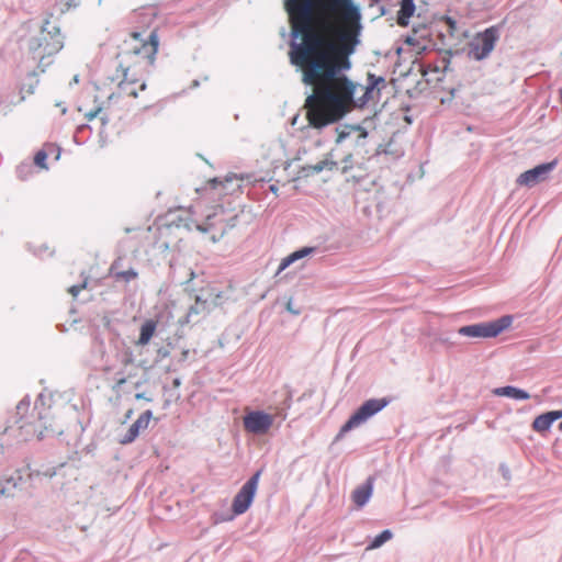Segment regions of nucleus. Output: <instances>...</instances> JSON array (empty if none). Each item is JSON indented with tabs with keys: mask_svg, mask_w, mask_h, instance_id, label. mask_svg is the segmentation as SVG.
<instances>
[{
	"mask_svg": "<svg viewBox=\"0 0 562 562\" xmlns=\"http://www.w3.org/2000/svg\"><path fill=\"white\" fill-rule=\"evenodd\" d=\"M283 4L291 24L290 61L303 69L302 81L310 85L336 48L318 29L315 0H284Z\"/></svg>",
	"mask_w": 562,
	"mask_h": 562,
	"instance_id": "f257e3e1",
	"label": "nucleus"
},
{
	"mask_svg": "<svg viewBox=\"0 0 562 562\" xmlns=\"http://www.w3.org/2000/svg\"><path fill=\"white\" fill-rule=\"evenodd\" d=\"M315 4L318 29L336 48L324 61L322 72L333 79L352 67L350 56L360 44L361 13L352 0H315Z\"/></svg>",
	"mask_w": 562,
	"mask_h": 562,
	"instance_id": "f03ea898",
	"label": "nucleus"
},
{
	"mask_svg": "<svg viewBox=\"0 0 562 562\" xmlns=\"http://www.w3.org/2000/svg\"><path fill=\"white\" fill-rule=\"evenodd\" d=\"M346 71L341 70L333 79L319 75L308 85L316 86L305 101L310 126L322 130L341 120L351 104L363 108L369 101L376 99L378 88L373 83L372 72L367 74L364 93L355 98L357 83L346 76Z\"/></svg>",
	"mask_w": 562,
	"mask_h": 562,
	"instance_id": "7ed1b4c3",
	"label": "nucleus"
},
{
	"mask_svg": "<svg viewBox=\"0 0 562 562\" xmlns=\"http://www.w3.org/2000/svg\"><path fill=\"white\" fill-rule=\"evenodd\" d=\"M158 44L156 31H151L147 38H143L140 32L131 33L130 40L125 41L124 47L116 55V59H119L116 79H126L128 82L137 83L139 78L136 67L142 64L153 65Z\"/></svg>",
	"mask_w": 562,
	"mask_h": 562,
	"instance_id": "20e7f679",
	"label": "nucleus"
},
{
	"mask_svg": "<svg viewBox=\"0 0 562 562\" xmlns=\"http://www.w3.org/2000/svg\"><path fill=\"white\" fill-rule=\"evenodd\" d=\"M64 46L60 29L45 20L38 34L27 40V54L37 63L40 72H45L52 64V57Z\"/></svg>",
	"mask_w": 562,
	"mask_h": 562,
	"instance_id": "39448f33",
	"label": "nucleus"
},
{
	"mask_svg": "<svg viewBox=\"0 0 562 562\" xmlns=\"http://www.w3.org/2000/svg\"><path fill=\"white\" fill-rule=\"evenodd\" d=\"M390 403L391 398L389 397L370 398L363 402L341 426L335 440H340L348 431L364 424L369 418L384 409Z\"/></svg>",
	"mask_w": 562,
	"mask_h": 562,
	"instance_id": "423d86ee",
	"label": "nucleus"
},
{
	"mask_svg": "<svg viewBox=\"0 0 562 562\" xmlns=\"http://www.w3.org/2000/svg\"><path fill=\"white\" fill-rule=\"evenodd\" d=\"M512 323V315H503L495 321L462 326L458 329V334L471 338H494L507 329Z\"/></svg>",
	"mask_w": 562,
	"mask_h": 562,
	"instance_id": "0eeeda50",
	"label": "nucleus"
},
{
	"mask_svg": "<svg viewBox=\"0 0 562 562\" xmlns=\"http://www.w3.org/2000/svg\"><path fill=\"white\" fill-rule=\"evenodd\" d=\"M499 38V27L492 25L476 36L469 43V57L474 60H483L493 52L496 42Z\"/></svg>",
	"mask_w": 562,
	"mask_h": 562,
	"instance_id": "6e6552de",
	"label": "nucleus"
},
{
	"mask_svg": "<svg viewBox=\"0 0 562 562\" xmlns=\"http://www.w3.org/2000/svg\"><path fill=\"white\" fill-rule=\"evenodd\" d=\"M263 472V469L257 470L240 487V490L235 495L233 503H232V512L235 516L243 515L246 513L256 496V492L258 488V483L260 480V476Z\"/></svg>",
	"mask_w": 562,
	"mask_h": 562,
	"instance_id": "1a4fd4ad",
	"label": "nucleus"
},
{
	"mask_svg": "<svg viewBox=\"0 0 562 562\" xmlns=\"http://www.w3.org/2000/svg\"><path fill=\"white\" fill-rule=\"evenodd\" d=\"M40 440L47 437L60 436L64 432L61 425L56 423L49 407H43L38 412L37 422L34 427Z\"/></svg>",
	"mask_w": 562,
	"mask_h": 562,
	"instance_id": "9d476101",
	"label": "nucleus"
},
{
	"mask_svg": "<svg viewBox=\"0 0 562 562\" xmlns=\"http://www.w3.org/2000/svg\"><path fill=\"white\" fill-rule=\"evenodd\" d=\"M273 418L262 411H254L244 417V427L248 432L255 435L266 434L272 426Z\"/></svg>",
	"mask_w": 562,
	"mask_h": 562,
	"instance_id": "9b49d317",
	"label": "nucleus"
},
{
	"mask_svg": "<svg viewBox=\"0 0 562 562\" xmlns=\"http://www.w3.org/2000/svg\"><path fill=\"white\" fill-rule=\"evenodd\" d=\"M557 160H552L550 162L540 164L525 172H522L518 179L517 183L526 187H533L540 181L547 179L548 175L557 167Z\"/></svg>",
	"mask_w": 562,
	"mask_h": 562,
	"instance_id": "f8f14e48",
	"label": "nucleus"
},
{
	"mask_svg": "<svg viewBox=\"0 0 562 562\" xmlns=\"http://www.w3.org/2000/svg\"><path fill=\"white\" fill-rule=\"evenodd\" d=\"M151 417L153 412L150 409L142 413L138 418L128 427L126 434L120 439V443H132L138 437L140 430L148 427Z\"/></svg>",
	"mask_w": 562,
	"mask_h": 562,
	"instance_id": "ddd939ff",
	"label": "nucleus"
},
{
	"mask_svg": "<svg viewBox=\"0 0 562 562\" xmlns=\"http://www.w3.org/2000/svg\"><path fill=\"white\" fill-rule=\"evenodd\" d=\"M374 477L368 476L364 483L358 485L351 493V499L358 508H362L373 494Z\"/></svg>",
	"mask_w": 562,
	"mask_h": 562,
	"instance_id": "4468645a",
	"label": "nucleus"
},
{
	"mask_svg": "<svg viewBox=\"0 0 562 562\" xmlns=\"http://www.w3.org/2000/svg\"><path fill=\"white\" fill-rule=\"evenodd\" d=\"M560 418H562V409L543 413L533 419L532 428L538 432L547 431Z\"/></svg>",
	"mask_w": 562,
	"mask_h": 562,
	"instance_id": "2eb2a0df",
	"label": "nucleus"
},
{
	"mask_svg": "<svg viewBox=\"0 0 562 562\" xmlns=\"http://www.w3.org/2000/svg\"><path fill=\"white\" fill-rule=\"evenodd\" d=\"M338 164L334 160H330L328 158L318 161L315 165H305L302 166L299 170V177L300 178H308L313 175L319 173L323 170H334L337 168Z\"/></svg>",
	"mask_w": 562,
	"mask_h": 562,
	"instance_id": "dca6fc26",
	"label": "nucleus"
},
{
	"mask_svg": "<svg viewBox=\"0 0 562 562\" xmlns=\"http://www.w3.org/2000/svg\"><path fill=\"white\" fill-rule=\"evenodd\" d=\"M317 250H318L317 247H302V248L293 251L292 254H290L289 256H286L285 258L282 259V261L279 266V269H278V273H280L281 271L286 269L289 266H291L295 261L317 252Z\"/></svg>",
	"mask_w": 562,
	"mask_h": 562,
	"instance_id": "f3484780",
	"label": "nucleus"
},
{
	"mask_svg": "<svg viewBox=\"0 0 562 562\" xmlns=\"http://www.w3.org/2000/svg\"><path fill=\"white\" fill-rule=\"evenodd\" d=\"M494 394L497 396H506L517 401H526L530 398V394L527 391L516 387L514 385L497 387L494 390Z\"/></svg>",
	"mask_w": 562,
	"mask_h": 562,
	"instance_id": "a211bd4d",
	"label": "nucleus"
},
{
	"mask_svg": "<svg viewBox=\"0 0 562 562\" xmlns=\"http://www.w3.org/2000/svg\"><path fill=\"white\" fill-rule=\"evenodd\" d=\"M400 10L397 12V23L398 25L405 27L409 24V19L413 16L416 5L414 0H401Z\"/></svg>",
	"mask_w": 562,
	"mask_h": 562,
	"instance_id": "6ab92c4d",
	"label": "nucleus"
},
{
	"mask_svg": "<svg viewBox=\"0 0 562 562\" xmlns=\"http://www.w3.org/2000/svg\"><path fill=\"white\" fill-rule=\"evenodd\" d=\"M157 328V322L154 319L145 321L140 326V333L138 340L136 341L137 346H146L149 344Z\"/></svg>",
	"mask_w": 562,
	"mask_h": 562,
	"instance_id": "aec40b11",
	"label": "nucleus"
},
{
	"mask_svg": "<svg viewBox=\"0 0 562 562\" xmlns=\"http://www.w3.org/2000/svg\"><path fill=\"white\" fill-rule=\"evenodd\" d=\"M338 134L336 143L341 144L352 132H360L358 138H367L368 132L360 125H340L336 127Z\"/></svg>",
	"mask_w": 562,
	"mask_h": 562,
	"instance_id": "412c9836",
	"label": "nucleus"
},
{
	"mask_svg": "<svg viewBox=\"0 0 562 562\" xmlns=\"http://www.w3.org/2000/svg\"><path fill=\"white\" fill-rule=\"evenodd\" d=\"M119 266L117 261H114L110 267V276L114 278L115 281H124L126 283L135 280L138 277V272L134 268H130L128 270L117 271L116 268Z\"/></svg>",
	"mask_w": 562,
	"mask_h": 562,
	"instance_id": "4be33fe9",
	"label": "nucleus"
},
{
	"mask_svg": "<svg viewBox=\"0 0 562 562\" xmlns=\"http://www.w3.org/2000/svg\"><path fill=\"white\" fill-rule=\"evenodd\" d=\"M209 299H202V296H195V304L191 305L188 310L189 316H196L210 312Z\"/></svg>",
	"mask_w": 562,
	"mask_h": 562,
	"instance_id": "5701e85b",
	"label": "nucleus"
},
{
	"mask_svg": "<svg viewBox=\"0 0 562 562\" xmlns=\"http://www.w3.org/2000/svg\"><path fill=\"white\" fill-rule=\"evenodd\" d=\"M393 533L390 529H384L378 536H375L369 544V549H376L383 546L386 541L392 539Z\"/></svg>",
	"mask_w": 562,
	"mask_h": 562,
	"instance_id": "b1692460",
	"label": "nucleus"
},
{
	"mask_svg": "<svg viewBox=\"0 0 562 562\" xmlns=\"http://www.w3.org/2000/svg\"><path fill=\"white\" fill-rule=\"evenodd\" d=\"M205 299H209L210 310L221 306L226 300L224 299V293L221 291H216L215 289H211Z\"/></svg>",
	"mask_w": 562,
	"mask_h": 562,
	"instance_id": "393cba45",
	"label": "nucleus"
},
{
	"mask_svg": "<svg viewBox=\"0 0 562 562\" xmlns=\"http://www.w3.org/2000/svg\"><path fill=\"white\" fill-rule=\"evenodd\" d=\"M136 83L128 82L126 79H120L117 88L119 91L125 95L137 98L138 92L135 88Z\"/></svg>",
	"mask_w": 562,
	"mask_h": 562,
	"instance_id": "a878e982",
	"label": "nucleus"
},
{
	"mask_svg": "<svg viewBox=\"0 0 562 562\" xmlns=\"http://www.w3.org/2000/svg\"><path fill=\"white\" fill-rule=\"evenodd\" d=\"M22 477L19 476L18 480L14 477H9L5 480V483L0 482V495L2 496H12V488H15L18 485V481H21Z\"/></svg>",
	"mask_w": 562,
	"mask_h": 562,
	"instance_id": "bb28decb",
	"label": "nucleus"
},
{
	"mask_svg": "<svg viewBox=\"0 0 562 562\" xmlns=\"http://www.w3.org/2000/svg\"><path fill=\"white\" fill-rule=\"evenodd\" d=\"M37 75H38V72L36 70L29 72L27 78L31 82L29 85L25 83L23 86V89L26 88V92L30 94L34 93L35 87L38 83V80L36 79Z\"/></svg>",
	"mask_w": 562,
	"mask_h": 562,
	"instance_id": "cd10ccee",
	"label": "nucleus"
},
{
	"mask_svg": "<svg viewBox=\"0 0 562 562\" xmlns=\"http://www.w3.org/2000/svg\"><path fill=\"white\" fill-rule=\"evenodd\" d=\"M372 79H373V81H374V82H373V83H374V86L378 88V89H376V99L379 100V99H380V97H381V92H382V90L386 88V80H385V78H384V77H382V76H376V75H374V74H372Z\"/></svg>",
	"mask_w": 562,
	"mask_h": 562,
	"instance_id": "c85d7f7f",
	"label": "nucleus"
},
{
	"mask_svg": "<svg viewBox=\"0 0 562 562\" xmlns=\"http://www.w3.org/2000/svg\"><path fill=\"white\" fill-rule=\"evenodd\" d=\"M46 160H47V153H46L44 149L38 150V151L35 154V157H34V164H35L37 167H41V168H43V169H47Z\"/></svg>",
	"mask_w": 562,
	"mask_h": 562,
	"instance_id": "c756f323",
	"label": "nucleus"
},
{
	"mask_svg": "<svg viewBox=\"0 0 562 562\" xmlns=\"http://www.w3.org/2000/svg\"><path fill=\"white\" fill-rule=\"evenodd\" d=\"M215 213L207 215L205 222L196 226L198 231L202 233H207L209 231H211L214 226L213 218L215 217Z\"/></svg>",
	"mask_w": 562,
	"mask_h": 562,
	"instance_id": "7c9ffc66",
	"label": "nucleus"
},
{
	"mask_svg": "<svg viewBox=\"0 0 562 562\" xmlns=\"http://www.w3.org/2000/svg\"><path fill=\"white\" fill-rule=\"evenodd\" d=\"M88 285V279L86 278L80 284L71 285L68 289V292L72 295V297H77L81 290L86 289Z\"/></svg>",
	"mask_w": 562,
	"mask_h": 562,
	"instance_id": "2f4dec72",
	"label": "nucleus"
},
{
	"mask_svg": "<svg viewBox=\"0 0 562 562\" xmlns=\"http://www.w3.org/2000/svg\"><path fill=\"white\" fill-rule=\"evenodd\" d=\"M32 166L30 164H21L16 168V172L20 179H26L27 173L31 171Z\"/></svg>",
	"mask_w": 562,
	"mask_h": 562,
	"instance_id": "473e14b6",
	"label": "nucleus"
},
{
	"mask_svg": "<svg viewBox=\"0 0 562 562\" xmlns=\"http://www.w3.org/2000/svg\"><path fill=\"white\" fill-rule=\"evenodd\" d=\"M133 362H134L133 351L131 349H126V351L124 352V355L121 359V363L124 367H127V366L132 364Z\"/></svg>",
	"mask_w": 562,
	"mask_h": 562,
	"instance_id": "72a5a7b5",
	"label": "nucleus"
},
{
	"mask_svg": "<svg viewBox=\"0 0 562 562\" xmlns=\"http://www.w3.org/2000/svg\"><path fill=\"white\" fill-rule=\"evenodd\" d=\"M351 159H352L351 155H348L342 159V164H344V167L341 168L342 173H347L349 171V169L351 168Z\"/></svg>",
	"mask_w": 562,
	"mask_h": 562,
	"instance_id": "f704fd0d",
	"label": "nucleus"
},
{
	"mask_svg": "<svg viewBox=\"0 0 562 562\" xmlns=\"http://www.w3.org/2000/svg\"><path fill=\"white\" fill-rule=\"evenodd\" d=\"M101 111H102V108H100V106H99V108H97V109H94V110H91V111H89L88 113H86V115H85V116H86V119H87V120L91 121V120H93V119H94L99 113H101Z\"/></svg>",
	"mask_w": 562,
	"mask_h": 562,
	"instance_id": "c9c22d12",
	"label": "nucleus"
},
{
	"mask_svg": "<svg viewBox=\"0 0 562 562\" xmlns=\"http://www.w3.org/2000/svg\"><path fill=\"white\" fill-rule=\"evenodd\" d=\"M169 355H170V351L165 347H160L157 350V357L159 358V360H162V359L169 357Z\"/></svg>",
	"mask_w": 562,
	"mask_h": 562,
	"instance_id": "e433bc0d",
	"label": "nucleus"
},
{
	"mask_svg": "<svg viewBox=\"0 0 562 562\" xmlns=\"http://www.w3.org/2000/svg\"><path fill=\"white\" fill-rule=\"evenodd\" d=\"M116 375L119 378L116 380L115 387L120 389V387H122L126 383L127 379L123 375L122 372H117Z\"/></svg>",
	"mask_w": 562,
	"mask_h": 562,
	"instance_id": "4c0bfd02",
	"label": "nucleus"
},
{
	"mask_svg": "<svg viewBox=\"0 0 562 562\" xmlns=\"http://www.w3.org/2000/svg\"><path fill=\"white\" fill-rule=\"evenodd\" d=\"M30 405V401L25 397L16 406L18 413H21L23 409H26Z\"/></svg>",
	"mask_w": 562,
	"mask_h": 562,
	"instance_id": "58836bf2",
	"label": "nucleus"
},
{
	"mask_svg": "<svg viewBox=\"0 0 562 562\" xmlns=\"http://www.w3.org/2000/svg\"><path fill=\"white\" fill-rule=\"evenodd\" d=\"M286 311L290 312L293 315H299L300 314V310H296V308L293 307L292 299H290L288 301V303H286Z\"/></svg>",
	"mask_w": 562,
	"mask_h": 562,
	"instance_id": "ea45409f",
	"label": "nucleus"
},
{
	"mask_svg": "<svg viewBox=\"0 0 562 562\" xmlns=\"http://www.w3.org/2000/svg\"><path fill=\"white\" fill-rule=\"evenodd\" d=\"M192 317L193 316H189V313L187 312L186 315L179 319V324L182 326L189 324L192 321Z\"/></svg>",
	"mask_w": 562,
	"mask_h": 562,
	"instance_id": "a19ab883",
	"label": "nucleus"
},
{
	"mask_svg": "<svg viewBox=\"0 0 562 562\" xmlns=\"http://www.w3.org/2000/svg\"><path fill=\"white\" fill-rule=\"evenodd\" d=\"M226 233V228L222 229V232L220 233V235H212L211 236V240L213 243H217Z\"/></svg>",
	"mask_w": 562,
	"mask_h": 562,
	"instance_id": "79ce46f5",
	"label": "nucleus"
},
{
	"mask_svg": "<svg viewBox=\"0 0 562 562\" xmlns=\"http://www.w3.org/2000/svg\"><path fill=\"white\" fill-rule=\"evenodd\" d=\"M499 470L503 472L504 477L509 476V470L506 468V465L501 464Z\"/></svg>",
	"mask_w": 562,
	"mask_h": 562,
	"instance_id": "37998d69",
	"label": "nucleus"
},
{
	"mask_svg": "<svg viewBox=\"0 0 562 562\" xmlns=\"http://www.w3.org/2000/svg\"><path fill=\"white\" fill-rule=\"evenodd\" d=\"M291 401H292V393L289 391L288 392V396H286V398L284 401V404H285L286 407L291 406Z\"/></svg>",
	"mask_w": 562,
	"mask_h": 562,
	"instance_id": "c03bdc74",
	"label": "nucleus"
},
{
	"mask_svg": "<svg viewBox=\"0 0 562 562\" xmlns=\"http://www.w3.org/2000/svg\"><path fill=\"white\" fill-rule=\"evenodd\" d=\"M80 0H67L68 7H77Z\"/></svg>",
	"mask_w": 562,
	"mask_h": 562,
	"instance_id": "a18cd8bd",
	"label": "nucleus"
},
{
	"mask_svg": "<svg viewBox=\"0 0 562 562\" xmlns=\"http://www.w3.org/2000/svg\"><path fill=\"white\" fill-rule=\"evenodd\" d=\"M235 222H236V216L232 217L228 223H227V227L229 228H233L235 226Z\"/></svg>",
	"mask_w": 562,
	"mask_h": 562,
	"instance_id": "49530a36",
	"label": "nucleus"
},
{
	"mask_svg": "<svg viewBox=\"0 0 562 562\" xmlns=\"http://www.w3.org/2000/svg\"><path fill=\"white\" fill-rule=\"evenodd\" d=\"M415 38H413L412 36H407L405 43L408 44V45H414L415 44Z\"/></svg>",
	"mask_w": 562,
	"mask_h": 562,
	"instance_id": "de8ad7c7",
	"label": "nucleus"
},
{
	"mask_svg": "<svg viewBox=\"0 0 562 562\" xmlns=\"http://www.w3.org/2000/svg\"><path fill=\"white\" fill-rule=\"evenodd\" d=\"M135 398H136V400H143V398H145V400H146V397H145V394H144V393H137V394L135 395ZM147 401H150V398H147Z\"/></svg>",
	"mask_w": 562,
	"mask_h": 562,
	"instance_id": "09e8293b",
	"label": "nucleus"
},
{
	"mask_svg": "<svg viewBox=\"0 0 562 562\" xmlns=\"http://www.w3.org/2000/svg\"><path fill=\"white\" fill-rule=\"evenodd\" d=\"M234 514L227 518H221V519H216V522H220V521H225V520H232L234 518Z\"/></svg>",
	"mask_w": 562,
	"mask_h": 562,
	"instance_id": "8fccbe9b",
	"label": "nucleus"
},
{
	"mask_svg": "<svg viewBox=\"0 0 562 562\" xmlns=\"http://www.w3.org/2000/svg\"><path fill=\"white\" fill-rule=\"evenodd\" d=\"M180 384H181L180 379H179V378H176V379L173 380V385L178 387V386H180Z\"/></svg>",
	"mask_w": 562,
	"mask_h": 562,
	"instance_id": "3c124183",
	"label": "nucleus"
},
{
	"mask_svg": "<svg viewBox=\"0 0 562 562\" xmlns=\"http://www.w3.org/2000/svg\"><path fill=\"white\" fill-rule=\"evenodd\" d=\"M146 88H147L146 82H142V83L139 85V90L144 91Z\"/></svg>",
	"mask_w": 562,
	"mask_h": 562,
	"instance_id": "603ef678",
	"label": "nucleus"
},
{
	"mask_svg": "<svg viewBox=\"0 0 562 562\" xmlns=\"http://www.w3.org/2000/svg\"><path fill=\"white\" fill-rule=\"evenodd\" d=\"M379 2H380V0H369V4H370L371 7H372V5H374V4H376V3H379Z\"/></svg>",
	"mask_w": 562,
	"mask_h": 562,
	"instance_id": "864d4df0",
	"label": "nucleus"
},
{
	"mask_svg": "<svg viewBox=\"0 0 562 562\" xmlns=\"http://www.w3.org/2000/svg\"><path fill=\"white\" fill-rule=\"evenodd\" d=\"M447 20L450 23L451 27H454L456 22L451 18H447Z\"/></svg>",
	"mask_w": 562,
	"mask_h": 562,
	"instance_id": "5fc2aeb1",
	"label": "nucleus"
},
{
	"mask_svg": "<svg viewBox=\"0 0 562 562\" xmlns=\"http://www.w3.org/2000/svg\"><path fill=\"white\" fill-rule=\"evenodd\" d=\"M456 92H457V89H456V88L450 89L451 98H454Z\"/></svg>",
	"mask_w": 562,
	"mask_h": 562,
	"instance_id": "6e6d98bb",
	"label": "nucleus"
},
{
	"mask_svg": "<svg viewBox=\"0 0 562 562\" xmlns=\"http://www.w3.org/2000/svg\"><path fill=\"white\" fill-rule=\"evenodd\" d=\"M443 61H445L443 70L446 71L448 69V66H449L450 61L446 60V59Z\"/></svg>",
	"mask_w": 562,
	"mask_h": 562,
	"instance_id": "4d7b16f0",
	"label": "nucleus"
},
{
	"mask_svg": "<svg viewBox=\"0 0 562 562\" xmlns=\"http://www.w3.org/2000/svg\"><path fill=\"white\" fill-rule=\"evenodd\" d=\"M101 121H102V124L105 125L108 123V117L106 116H102Z\"/></svg>",
	"mask_w": 562,
	"mask_h": 562,
	"instance_id": "13d9d810",
	"label": "nucleus"
},
{
	"mask_svg": "<svg viewBox=\"0 0 562 562\" xmlns=\"http://www.w3.org/2000/svg\"><path fill=\"white\" fill-rule=\"evenodd\" d=\"M188 353H189V351H188V350H184V351L182 352V356H183V358H184V359L188 357Z\"/></svg>",
	"mask_w": 562,
	"mask_h": 562,
	"instance_id": "bf43d9fd",
	"label": "nucleus"
},
{
	"mask_svg": "<svg viewBox=\"0 0 562 562\" xmlns=\"http://www.w3.org/2000/svg\"><path fill=\"white\" fill-rule=\"evenodd\" d=\"M381 14H382V15H384V14H385V8H384V7H382V8H381Z\"/></svg>",
	"mask_w": 562,
	"mask_h": 562,
	"instance_id": "052dcab7",
	"label": "nucleus"
},
{
	"mask_svg": "<svg viewBox=\"0 0 562 562\" xmlns=\"http://www.w3.org/2000/svg\"><path fill=\"white\" fill-rule=\"evenodd\" d=\"M212 183H213V184L217 183V178H214V179L212 180Z\"/></svg>",
	"mask_w": 562,
	"mask_h": 562,
	"instance_id": "680f3d73",
	"label": "nucleus"
},
{
	"mask_svg": "<svg viewBox=\"0 0 562 562\" xmlns=\"http://www.w3.org/2000/svg\"><path fill=\"white\" fill-rule=\"evenodd\" d=\"M442 342H448V338H441L440 339Z\"/></svg>",
	"mask_w": 562,
	"mask_h": 562,
	"instance_id": "e2e57ef3",
	"label": "nucleus"
},
{
	"mask_svg": "<svg viewBox=\"0 0 562 562\" xmlns=\"http://www.w3.org/2000/svg\"><path fill=\"white\" fill-rule=\"evenodd\" d=\"M74 81L78 82V76H75Z\"/></svg>",
	"mask_w": 562,
	"mask_h": 562,
	"instance_id": "0e129e2a",
	"label": "nucleus"
},
{
	"mask_svg": "<svg viewBox=\"0 0 562 562\" xmlns=\"http://www.w3.org/2000/svg\"><path fill=\"white\" fill-rule=\"evenodd\" d=\"M270 188H271L272 191L277 190L274 186H271Z\"/></svg>",
	"mask_w": 562,
	"mask_h": 562,
	"instance_id": "69168bd1",
	"label": "nucleus"
},
{
	"mask_svg": "<svg viewBox=\"0 0 562 562\" xmlns=\"http://www.w3.org/2000/svg\"><path fill=\"white\" fill-rule=\"evenodd\" d=\"M190 276H191V279H192V278L194 277V272H193V271H191V272H190Z\"/></svg>",
	"mask_w": 562,
	"mask_h": 562,
	"instance_id": "338daca9",
	"label": "nucleus"
},
{
	"mask_svg": "<svg viewBox=\"0 0 562 562\" xmlns=\"http://www.w3.org/2000/svg\"><path fill=\"white\" fill-rule=\"evenodd\" d=\"M559 428H560V430H562V422L560 423Z\"/></svg>",
	"mask_w": 562,
	"mask_h": 562,
	"instance_id": "774afa93",
	"label": "nucleus"
}]
</instances>
